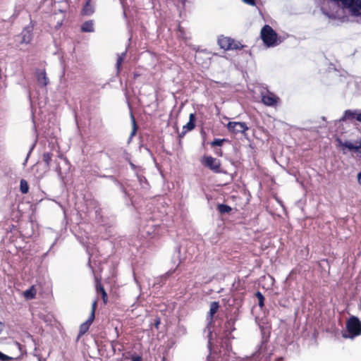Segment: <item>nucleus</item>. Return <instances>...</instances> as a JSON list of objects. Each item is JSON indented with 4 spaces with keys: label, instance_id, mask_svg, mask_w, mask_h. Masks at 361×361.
Here are the masks:
<instances>
[{
    "label": "nucleus",
    "instance_id": "nucleus-1",
    "mask_svg": "<svg viewBox=\"0 0 361 361\" xmlns=\"http://www.w3.org/2000/svg\"><path fill=\"white\" fill-rule=\"evenodd\" d=\"M218 361H283L281 357H273L271 350L267 349V344L262 343L258 350L251 357L237 358L234 353H229L226 357H221Z\"/></svg>",
    "mask_w": 361,
    "mask_h": 361
},
{
    "label": "nucleus",
    "instance_id": "nucleus-2",
    "mask_svg": "<svg viewBox=\"0 0 361 361\" xmlns=\"http://www.w3.org/2000/svg\"><path fill=\"white\" fill-rule=\"evenodd\" d=\"M361 335V322L355 316L350 317L346 322V331L343 333V337L353 339Z\"/></svg>",
    "mask_w": 361,
    "mask_h": 361
},
{
    "label": "nucleus",
    "instance_id": "nucleus-3",
    "mask_svg": "<svg viewBox=\"0 0 361 361\" xmlns=\"http://www.w3.org/2000/svg\"><path fill=\"white\" fill-rule=\"evenodd\" d=\"M261 38L267 47H274L281 43L276 32L268 25L262 28Z\"/></svg>",
    "mask_w": 361,
    "mask_h": 361
},
{
    "label": "nucleus",
    "instance_id": "nucleus-4",
    "mask_svg": "<svg viewBox=\"0 0 361 361\" xmlns=\"http://www.w3.org/2000/svg\"><path fill=\"white\" fill-rule=\"evenodd\" d=\"M219 305L218 302H212L210 304L209 312L207 316V326L204 332L207 334V336L208 337V344L209 346L212 345V324L213 323V317L217 312L219 310Z\"/></svg>",
    "mask_w": 361,
    "mask_h": 361
},
{
    "label": "nucleus",
    "instance_id": "nucleus-5",
    "mask_svg": "<svg viewBox=\"0 0 361 361\" xmlns=\"http://www.w3.org/2000/svg\"><path fill=\"white\" fill-rule=\"evenodd\" d=\"M337 142L338 143V146L342 148L344 154L347 153L346 149L350 152L361 153V140H356L355 142H350L342 141L341 140L338 139Z\"/></svg>",
    "mask_w": 361,
    "mask_h": 361
},
{
    "label": "nucleus",
    "instance_id": "nucleus-6",
    "mask_svg": "<svg viewBox=\"0 0 361 361\" xmlns=\"http://www.w3.org/2000/svg\"><path fill=\"white\" fill-rule=\"evenodd\" d=\"M261 98L262 103L267 106L276 107L280 102V98L269 90L262 91Z\"/></svg>",
    "mask_w": 361,
    "mask_h": 361
},
{
    "label": "nucleus",
    "instance_id": "nucleus-7",
    "mask_svg": "<svg viewBox=\"0 0 361 361\" xmlns=\"http://www.w3.org/2000/svg\"><path fill=\"white\" fill-rule=\"evenodd\" d=\"M202 164L215 173L221 171L220 166L221 162L219 159L214 158L211 156H204L202 159Z\"/></svg>",
    "mask_w": 361,
    "mask_h": 361
},
{
    "label": "nucleus",
    "instance_id": "nucleus-8",
    "mask_svg": "<svg viewBox=\"0 0 361 361\" xmlns=\"http://www.w3.org/2000/svg\"><path fill=\"white\" fill-rule=\"evenodd\" d=\"M226 127L229 132L235 134L245 133L248 130V127L244 122H228Z\"/></svg>",
    "mask_w": 361,
    "mask_h": 361
},
{
    "label": "nucleus",
    "instance_id": "nucleus-9",
    "mask_svg": "<svg viewBox=\"0 0 361 361\" xmlns=\"http://www.w3.org/2000/svg\"><path fill=\"white\" fill-rule=\"evenodd\" d=\"M218 44L221 49H238L239 45L235 43L232 39L227 37H221L218 39Z\"/></svg>",
    "mask_w": 361,
    "mask_h": 361
},
{
    "label": "nucleus",
    "instance_id": "nucleus-10",
    "mask_svg": "<svg viewBox=\"0 0 361 361\" xmlns=\"http://www.w3.org/2000/svg\"><path fill=\"white\" fill-rule=\"evenodd\" d=\"M96 306L97 300H94L92 302L91 314L90 315L88 319L85 322L82 323L80 326V334H84L89 329L90 326L91 325L94 319V312Z\"/></svg>",
    "mask_w": 361,
    "mask_h": 361
},
{
    "label": "nucleus",
    "instance_id": "nucleus-11",
    "mask_svg": "<svg viewBox=\"0 0 361 361\" xmlns=\"http://www.w3.org/2000/svg\"><path fill=\"white\" fill-rule=\"evenodd\" d=\"M356 119L361 122V111L360 110H346L341 118L342 121Z\"/></svg>",
    "mask_w": 361,
    "mask_h": 361
},
{
    "label": "nucleus",
    "instance_id": "nucleus-12",
    "mask_svg": "<svg viewBox=\"0 0 361 361\" xmlns=\"http://www.w3.org/2000/svg\"><path fill=\"white\" fill-rule=\"evenodd\" d=\"M234 325L235 319H230L226 322L224 325V333L227 339L234 338V337L231 335L232 331L235 329Z\"/></svg>",
    "mask_w": 361,
    "mask_h": 361
},
{
    "label": "nucleus",
    "instance_id": "nucleus-13",
    "mask_svg": "<svg viewBox=\"0 0 361 361\" xmlns=\"http://www.w3.org/2000/svg\"><path fill=\"white\" fill-rule=\"evenodd\" d=\"M20 37H21V43L29 44L32 39V28L27 27L23 29Z\"/></svg>",
    "mask_w": 361,
    "mask_h": 361
},
{
    "label": "nucleus",
    "instance_id": "nucleus-14",
    "mask_svg": "<svg viewBox=\"0 0 361 361\" xmlns=\"http://www.w3.org/2000/svg\"><path fill=\"white\" fill-rule=\"evenodd\" d=\"M37 80L40 86L45 87L49 83V78L44 71H39L37 73Z\"/></svg>",
    "mask_w": 361,
    "mask_h": 361
},
{
    "label": "nucleus",
    "instance_id": "nucleus-15",
    "mask_svg": "<svg viewBox=\"0 0 361 361\" xmlns=\"http://www.w3.org/2000/svg\"><path fill=\"white\" fill-rule=\"evenodd\" d=\"M195 114H190V116H189V121L185 126H183V132H182V133L183 135L185 133H186L187 132L190 131L192 129H194V128L195 126Z\"/></svg>",
    "mask_w": 361,
    "mask_h": 361
},
{
    "label": "nucleus",
    "instance_id": "nucleus-16",
    "mask_svg": "<svg viewBox=\"0 0 361 361\" xmlns=\"http://www.w3.org/2000/svg\"><path fill=\"white\" fill-rule=\"evenodd\" d=\"M52 154L49 152L44 153L43 154V161L45 163V166L44 167V172L39 175V178H42L47 171L49 170V164L51 161Z\"/></svg>",
    "mask_w": 361,
    "mask_h": 361
},
{
    "label": "nucleus",
    "instance_id": "nucleus-17",
    "mask_svg": "<svg viewBox=\"0 0 361 361\" xmlns=\"http://www.w3.org/2000/svg\"><path fill=\"white\" fill-rule=\"evenodd\" d=\"M81 30L84 32H94V23L92 20H87L81 26Z\"/></svg>",
    "mask_w": 361,
    "mask_h": 361
},
{
    "label": "nucleus",
    "instance_id": "nucleus-18",
    "mask_svg": "<svg viewBox=\"0 0 361 361\" xmlns=\"http://www.w3.org/2000/svg\"><path fill=\"white\" fill-rule=\"evenodd\" d=\"M94 13V8L90 4V1H87L86 4L82 8V13L86 16H90Z\"/></svg>",
    "mask_w": 361,
    "mask_h": 361
},
{
    "label": "nucleus",
    "instance_id": "nucleus-19",
    "mask_svg": "<svg viewBox=\"0 0 361 361\" xmlns=\"http://www.w3.org/2000/svg\"><path fill=\"white\" fill-rule=\"evenodd\" d=\"M126 56V51H123L121 54L118 55L117 61H116V69L117 72L119 73L121 68V65L124 59Z\"/></svg>",
    "mask_w": 361,
    "mask_h": 361
},
{
    "label": "nucleus",
    "instance_id": "nucleus-20",
    "mask_svg": "<svg viewBox=\"0 0 361 361\" xmlns=\"http://www.w3.org/2000/svg\"><path fill=\"white\" fill-rule=\"evenodd\" d=\"M96 290L98 294L101 293L104 302L106 303L107 302V294L103 286L100 283H97L96 286Z\"/></svg>",
    "mask_w": 361,
    "mask_h": 361
},
{
    "label": "nucleus",
    "instance_id": "nucleus-21",
    "mask_svg": "<svg viewBox=\"0 0 361 361\" xmlns=\"http://www.w3.org/2000/svg\"><path fill=\"white\" fill-rule=\"evenodd\" d=\"M35 295H36V290H35L34 287H32L30 289L26 290L24 292V296L27 299H32L35 298Z\"/></svg>",
    "mask_w": 361,
    "mask_h": 361
},
{
    "label": "nucleus",
    "instance_id": "nucleus-22",
    "mask_svg": "<svg viewBox=\"0 0 361 361\" xmlns=\"http://www.w3.org/2000/svg\"><path fill=\"white\" fill-rule=\"evenodd\" d=\"M20 190L23 194H26L28 192L29 187L27 181L24 179H22L20 183Z\"/></svg>",
    "mask_w": 361,
    "mask_h": 361
},
{
    "label": "nucleus",
    "instance_id": "nucleus-23",
    "mask_svg": "<svg viewBox=\"0 0 361 361\" xmlns=\"http://www.w3.org/2000/svg\"><path fill=\"white\" fill-rule=\"evenodd\" d=\"M231 207L226 204H219L218 205V210L221 214L228 213L231 211Z\"/></svg>",
    "mask_w": 361,
    "mask_h": 361
},
{
    "label": "nucleus",
    "instance_id": "nucleus-24",
    "mask_svg": "<svg viewBox=\"0 0 361 361\" xmlns=\"http://www.w3.org/2000/svg\"><path fill=\"white\" fill-rule=\"evenodd\" d=\"M256 297L258 299V304L260 307H262L264 306V298L263 295L260 292H257Z\"/></svg>",
    "mask_w": 361,
    "mask_h": 361
},
{
    "label": "nucleus",
    "instance_id": "nucleus-25",
    "mask_svg": "<svg viewBox=\"0 0 361 361\" xmlns=\"http://www.w3.org/2000/svg\"><path fill=\"white\" fill-rule=\"evenodd\" d=\"M224 141V139H215L212 142L211 145L212 146H221Z\"/></svg>",
    "mask_w": 361,
    "mask_h": 361
},
{
    "label": "nucleus",
    "instance_id": "nucleus-26",
    "mask_svg": "<svg viewBox=\"0 0 361 361\" xmlns=\"http://www.w3.org/2000/svg\"><path fill=\"white\" fill-rule=\"evenodd\" d=\"M11 357H8V355L2 353L1 352H0V360L1 361H8L9 360H11Z\"/></svg>",
    "mask_w": 361,
    "mask_h": 361
},
{
    "label": "nucleus",
    "instance_id": "nucleus-27",
    "mask_svg": "<svg viewBox=\"0 0 361 361\" xmlns=\"http://www.w3.org/2000/svg\"><path fill=\"white\" fill-rule=\"evenodd\" d=\"M243 1L248 5L255 6V0H243Z\"/></svg>",
    "mask_w": 361,
    "mask_h": 361
},
{
    "label": "nucleus",
    "instance_id": "nucleus-28",
    "mask_svg": "<svg viewBox=\"0 0 361 361\" xmlns=\"http://www.w3.org/2000/svg\"><path fill=\"white\" fill-rule=\"evenodd\" d=\"M5 329V324L4 323L0 322V334H1L3 332V331Z\"/></svg>",
    "mask_w": 361,
    "mask_h": 361
},
{
    "label": "nucleus",
    "instance_id": "nucleus-29",
    "mask_svg": "<svg viewBox=\"0 0 361 361\" xmlns=\"http://www.w3.org/2000/svg\"><path fill=\"white\" fill-rule=\"evenodd\" d=\"M44 172V168L42 169H37V173H35V176H37V178L40 179L38 176L40 173H43Z\"/></svg>",
    "mask_w": 361,
    "mask_h": 361
},
{
    "label": "nucleus",
    "instance_id": "nucleus-30",
    "mask_svg": "<svg viewBox=\"0 0 361 361\" xmlns=\"http://www.w3.org/2000/svg\"><path fill=\"white\" fill-rule=\"evenodd\" d=\"M132 119H133V130L132 135H134L135 130H136V128H135L136 125H135V119L133 116H132Z\"/></svg>",
    "mask_w": 361,
    "mask_h": 361
},
{
    "label": "nucleus",
    "instance_id": "nucleus-31",
    "mask_svg": "<svg viewBox=\"0 0 361 361\" xmlns=\"http://www.w3.org/2000/svg\"><path fill=\"white\" fill-rule=\"evenodd\" d=\"M357 180L360 185H361V172L357 174Z\"/></svg>",
    "mask_w": 361,
    "mask_h": 361
},
{
    "label": "nucleus",
    "instance_id": "nucleus-32",
    "mask_svg": "<svg viewBox=\"0 0 361 361\" xmlns=\"http://www.w3.org/2000/svg\"><path fill=\"white\" fill-rule=\"evenodd\" d=\"M215 153L219 156H221L222 155V152H221V149H217L216 150Z\"/></svg>",
    "mask_w": 361,
    "mask_h": 361
},
{
    "label": "nucleus",
    "instance_id": "nucleus-33",
    "mask_svg": "<svg viewBox=\"0 0 361 361\" xmlns=\"http://www.w3.org/2000/svg\"><path fill=\"white\" fill-rule=\"evenodd\" d=\"M133 361H141V359H140V357H136V358H133Z\"/></svg>",
    "mask_w": 361,
    "mask_h": 361
},
{
    "label": "nucleus",
    "instance_id": "nucleus-34",
    "mask_svg": "<svg viewBox=\"0 0 361 361\" xmlns=\"http://www.w3.org/2000/svg\"><path fill=\"white\" fill-rule=\"evenodd\" d=\"M159 324V321H157V322H156V324H155V325H156V326H157V327L158 326Z\"/></svg>",
    "mask_w": 361,
    "mask_h": 361
}]
</instances>
